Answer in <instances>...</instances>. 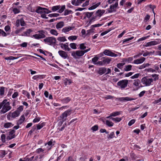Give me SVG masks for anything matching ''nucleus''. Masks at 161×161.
<instances>
[{
    "mask_svg": "<svg viewBox=\"0 0 161 161\" xmlns=\"http://www.w3.org/2000/svg\"><path fill=\"white\" fill-rule=\"evenodd\" d=\"M60 7L59 6H56L52 7V10L53 11H55L59 9Z\"/></svg>",
    "mask_w": 161,
    "mask_h": 161,
    "instance_id": "obj_47",
    "label": "nucleus"
},
{
    "mask_svg": "<svg viewBox=\"0 0 161 161\" xmlns=\"http://www.w3.org/2000/svg\"><path fill=\"white\" fill-rule=\"evenodd\" d=\"M74 28V27H71L70 26H66L63 28L62 30V31L65 33H66L70 30H72Z\"/></svg>",
    "mask_w": 161,
    "mask_h": 161,
    "instance_id": "obj_18",
    "label": "nucleus"
},
{
    "mask_svg": "<svg viewBox=\"0 0 161 161\" xmlns=\"http://www.w3.org/2000/svg\"><path fill=\"white\" fill-rule=\"evenodd\" d=\"M14 125L11 123L8 122L4 124V127L5 128H8L10 127H12Z\"/></svg>",
    "mask_w": 161,
    "mask_h": 161,
    "instance_id": "obj_28",
    "label": "nucleus"
},
{
    "mask_svg": "<svg viewBox=\"0 0 161 161\" xmlns=\"http://www.w3.org/2000/svg\"><path fill=\"white\" fill-rule=\"evenodd\" d=\"M33 31L31 29H29L26 31L24 32L21 35L22 36H29L31 33Z\"/></svg>",
    "mask_w": 161,
    "mask_h": 161,
    "instance_id": "obj_24",
    "label": "nucleus"
},
{
    "mask_svg": "<svg viewBox=\"0 0 161 161\" xmlns=\"http://www.w3.org/2000/svg\"><path fill=\"white\" fill-rule=\"evenodd\" d=\"M78 36H69L68 38V39L69 40H72L73 41V40H76Z\"/></svg>",
    "mask_w": 161,
    "mask_h": 161,
    "instance_id": "obj_38",
    "label": "nucleus"
},
{
    "mask_svg": "<svg viewBox=\"0 0 161 161\" xmlns=\"http://www.w3.org/2000/svg\"><path fill=\"white\" fill-rule=\"evenodd\" d=\"M31 37H34L35 39H41L39 35H38V34L34 35Z\"/></svg>",
    "mask_w": 161,
    "mask_h": 161,
    "instance_id": "obj_59",
    "label": "nucleus"
},
{
    "mask_svg": "<svg viewBox=\"0 0 161 161\" xmlns=\"http://www.w3.org/2000/svg\"><path fill=\"white\" fill-rule=\"evenodd\" d=\"M140 83V80L138 79H136L134 80V82L133 84L136 86H138Z\"/></svg>",
    "mask_w": 161,
    "mask_h": 161,
    "instance_id": "obj_35",
    "label": "nucleus"
},
{
    "mask_svg": "<svg viewBox=\"0 0 161 161\" xmlns=\"http://www.w3.org/2000/svg\"><path fill=\"white\" fill-rule=\"evenodd\" d=\"M135 100L134 98H132L128 97H121L119 98V100L120 101H128Z\"/></svg>",
    "mask_w": 161,
    "mask_h": 161,
    "instance_id": "obj_15",
    "label": "nucleus"
},
{
    "mask_svg": "<svg viewBox=\"0 0 161 161\" xmlns=\"http://www.w3.org/2000/svg\"><path fill=\"white\" fill-rule=\"evenodd\" d=\"M100 4V2H99L96 4L93 5L91 7H90L88 8V9L89 10H92L93 9H95Z\"/></svg>",
    "mask_w": 161,
    "mask_h": 161,
    "instance_id": "obj_34",
    "label": "nucleus"
},
{
    "mask_svg": "<svg viewBox=\"0 0 161 161\" xmlns=\"http://www.w3.org/2000/svg\"><path fill=\"white\" fill-rule=\"evenodd\" d=\"M140 74L139 73H137L136 74H135V75H134L133 76H132L130 77V78L132 79H134L135 78H138L139 75H140Z\"/></svg>",
    "mask_w": 161,
    "mask_h": 161,
    "instance_id": "obj_51",
    "label": "nucleus"
},
{
    "mask_svg": "<svg viewBox=\"0 0 161 161\" xmlns=\"http://www.w3.org/2000/svg\"><path fill=\"white\" fill-rule=\"evenodd\" d=\"M25 29V27H22L21 28H20V29H18L15 31V33L16 34H17L19 33V32L23 31Z\"/></svg>",
    "mask_w": 161,
    "mask_h": 161,
    "instance_id": "obj_48",
    "label": "nucleus"
},
{
    "mask_svg": "<svg viewBox=\"0 0 161 161\" xmlns=\"http://www.w3.org/2000/svg\"><path fill=\"white\" fill-rule=\"evenodd\" d=\"M46 43H48L50 45H55L56 40V38L53 36L47 37L43 40Z\"/></svg>",
    "mask_w": 161,
    "mask_h": 161,
    "instance_id": "obj_3",
    "label": "nucleus"
},
{
    "mask_svg": "<svg viewBox=\"0 0 161 161\" xmlns=\"http://www.w3.org/2000/svg\"><path fill=\"white\" fill-rule=\"evenodd\" d=\"M153 79L148 78L147 77H143L141 80V82L143 84L146 86H149L153 85Z\"/></svg>",
    "mask_w": 161,
    "mask_h": 161,
    "instance_id": "obj_2",
    "label": "nucleus"
},
{
    "mask_svg": "<svg viewBox=\"0 0 161 161\" xmlns=\"http://www.w3.org/2000/svg\"><path fill=\"white\" fill-rule=\"evenodd\" d=\"M1 139L3 142H5L6 136L5 134H3L1 136Z\"/></svg>",
    "mask_w": 161,
    "mask_h": 161,
    "instance_id": "obj_55",
    "label": "nucleus"
},
{
    "mask_svg": "<svg viewBox=\"0 0 161 161\" xmlns=\"http://www.w3.org/2000/svg\"><path fill=\"white\" fill-rule=\"evenodd\" d=\"M99 58L96 56L92 58V61L94 64H100L101 62L98 61Z\"/></svg>",
    "mask_w": 161,
    "mask_h": 161,
    "instance_id": "obj_22",
    "label": "nucleus"
},
{
    "mask_svg": "<svg viewBox=\"0 0 161 161\" xmlns=\"http://www.w3.org/2000/svg\"><path fill=\"white\" fill-rule=\"evenodd\" d=\"M135 119H133L130 120L128 124V125L129 126H131L133 124H134L135 122Z\"/></svg>",
    "mask_w": 161,
    "mask_h": 161,
    "instance_id": "obj_57",
    "label": "nucleus"
},
{
    "mask_svg": "<svg viewBox=\"0 0 161 161\" xmlns=\"http://www.w3.org/2000/svg\"><path fill=\"white\" fill-rule=\"evenodd\" d=\"M38 32L39 33L38 34L39 35L41 39L45 38L46 37L45 32L43 30L38 31Z\"/></svg>",
    "mask_w": 161,
    "mask_h": 161,
    "instance_id": "obj_26",
    "label": "nucleus"
},
{
    "mask_svg": "<svg viewBox=\"0 0 161 161\" xmlns=\"http://www.w3.org/2000/svg\"><path fill=\"white\" fill-rule=\"evenodd\" d=\"M122 117H120V118L111 117V119L112 120H113V121H114L116 123V122H120L122 120Z\"/></svg>",
    "mask_w": 161,
    "mask_h": 161,
    "instance_id": "obj_27",
    "label": "nucleus"
},
{
    "mask_svg": "<svg viewBox=\"0 0 161 161\" xmlns=\"http://www.w3.org/2000/svg\"><path fill=\"white\" fill-rule=\"evenodd\" d=\"M70 100V98L69 97L64 98L62 100V101L63 103H67Z\"/></svg>",
    "mask_w": 161,
    "mask_h": 161,
    "instance_id": "obj_37",
    "label": "nucleus"
},
{
    "mask_svg": "<svg viewBox=\"0 0 161 161\" xmlns=\"http://www.w3.org/2000/svg\"><path fill=\"white\" fill-rule=\"evenodd\" d=\"M91 129L93 130V131H96L98 129V126L97 125H95L94 126L92 127L91 128Z\"/></svg>",
    "mask_w": 161,
    "mask_h": 161,
    "instance_id": "obj_54",
    "label": "nucleus"
},
{
    "mask_svg": "<svg viewBox=\"0 0 161 161\" xmlns=\"http://www.w3.org/2000/svg\"><path fill=\"white\" fill-rule=\"evenodd\" d=\"M36 129V125L34 126L32 128V129H31V130H30L29 132V133L30 134H31L32 132L34 131L35 129Z\"/></svg>",
    "mask_w": 161,
    "mask_h": 161,
    "instance_id": "obj_61",
    "label": "nucleus"
},
{
    "mask_svg": "<svg viewBox=\"0 0 161 161\" xmlns=\"http://www.w3.org/2000/svg\"><path fill=\"white\" fill-rule=\"evenodd\" d=\"M133 57H129L127 58H124V61L125 62H128V63H130L133 60Z\"/></svg>",
    "mask_w": 161,
    "mask_h": 161,
    "instance_id": "obj_36",
    "label": "nucleus"
},
{
    "mask_svg": "<svg viewBox=\"0 0 161 161\" xmlns=\"http://www.w3.org/2000/svg\"><path fill=\"white\" fill-rule=\"evenodd\" d=\"M59 14L57 13H54L50 14L48 15V16L50 17H57L59 16Z\"/></svg>",
    "mask_w": 161,
    "mask_h": 161,
    "instance_id": "obj_46",
    "label": "nucleus"
},
{
    "mask_svg": "<svg viewBox=\"0 0 161 161\" xmlns=\"http://www.w3.org/2000/svg\"><path fill=\"white\" fill-rule=\"evenodd\" d=\"M60 45L61 48H63L64 47V50L65 51H70L71 50V48L69 47L68 43H66L65 44L61 43Z\"/></svg>",
    "mask_w": 161,
    "mask_h": 161,
    "instance_id": "obj_14",
    "label": "nucleus"
},
{
    "mask_svg": "<svg viewBox=\"0 0 161 161\" xmlns=\"http://www.w3.org/2000/svg\"><path fill=\"white\" fill-rule=\"evenodd\" d=\"M42 8H42L40 7H39L36 10V12L38 13L43 14V10Z\"/></svg>",
    "mask_w": 161,
    "mask_h": 161,
    "instance_id": "obj_30",
    "label": "nucleus"
},
{
    "mask_svg": "<svg viewBox=\"0 0 161 161\" xmlns=\"http://www.w3.org/2000/svg\"><path fill=\"white\" fill-rule=\"evenodd\" d=\"M100 4V2H99L96 4L93 5L91 7H90L88 8V9L89 10H92L93 9H95Z\"/></svg>",
    "mask_w": 161,
    "mask_h": 161,
    "instance_id": "obj_33",
    "label": "nucleus"
},
{
    "mask_svg": "<svg viewBox=\"0 0 161 161\" xmlns=\"http://www.w3.org/2000/svg\"><path fill=\"white\" fill-rule=\"evenodd\" d=\"M103 121L104 124L109 127H112L114 125V123L112 121L106 120L105 121L102 120Z\"/></svg>",
    "mask_w": 161,
    "mask_h": 161,
    "instance_id": "obj_23",
    "label": "nucleus"
},
{
    "mask_svg": "<svg viewBox=\"0 0 161 161\" xmlns=\"http://www.w3.org/2000/svg\"><path fill=\"white\" fill-rule=\"evenodd\" d=\"M6 152L5 151H2L1 152V154H0V157L2 158H3L6 155Z\"/></svg>",
    "mask_w": 161,
    "mask_h": 161,
    "instance_id": "obj_62",
    "label": "nucleus"
},
{
    "mask_svg": "<svg viewBox=\"0 0 161 161\" xmlns=\"http://www.w3.org/2000/svg\"><path fill=\"white\" fill-rule=\"evenodd\" d=\"M64 25V22L61 21L57 23L56 25V29L58 30L62 28Z\"/></svg>",
    "mask_w": 161,
    "mask_h": 161,
    "instance_id": "obj_19",
    "label": "nucleus"
},
{
    "mask_svg": "<svg viewBox=\"0 0 161 161\" xmlns=\"http://www.w3.org/2000/svg\"><path fill=\"white\" fill-rule=\"evenodd\" d=\"M103 53L104 54L108 56L113 57H116L117 56V54L112 52L111 51L108 50H105Z\"/></svg>",
    "mask_w": 161,
    "mask_h": 161,
    "instance_id": "obj_9",
    "label": "nucleus"
},
{
    "mask_svg": "<svg viewBox=\"0 0 161 161\" xmlns=\"http://www.w3.org/2000/svg\"><path fill=\"white\" fill-rule=\"evenodd\" d=\"M120 114V112L119 111H116L113 112L110 114L109 116L107 117L106 118H110L111 117L113 116L115 117L119 115Z\"/></svg>",
    "mask_w": 161,
    "mask_h": 161,
    "instance_id": "obj_20",
    "label": "nucleus"
},
{
    "mask_svg": "<svg viewBox=\"0 0 161 161\" xmlns=\"http://www.w3.org/2000/svg\"><path fill=\"white\" fill-rule=\"evenodd\" d=\"M158 44V42L156 41H152L150 42L147 43L144 46L146 47L151 46H152Z\"/></svg>",
    "mask_w": 161,
    "mask_h": 161,
    "instance_id": "obj_17",
    "label": "nucleus"
},
{
    "mask_svg": "<svg viewBox=\"0 0 161 161\" xmlns=\"http://www.w3.org/2000/svg\"><path fill=\"white\" fill-rule=\"evenodd\" d=\"M59 55L64 59L67 58L68 57L67 53L63 51L59 50L58 52Z\"/></svg>",
    "mask_w": 161,
    "mask_h": 161,
    "instance_id": "obj_12",
    "label": "nucleus"
},
{
    "mask_svg": "<svg viewBox=\"0 0 161 161\" xmlns=\"http://www.w3.org/2000/svg\"><path fill=\"white\" fill-rule=\"evenodd\" d=\"M80 48L81 50H84L86 48L85 46V44L84 43L80 44Z\"/></svg>",
    "mask_w": 161,
    "mask_h": 161,
    "instance_id": "obj_52",
    "label": "nucleus"
},
{
    "mask_svg": "<svg viewBox=\"0 0 161 161\" xmlns=\"http://www.w3.org/2000/svg\"><path fill=\"white\" fill-rule=\"evenodd\" d=\"M44 10H43V13L45 14H48L49 13H50L51 12V11L49 10L48 9L44 8H42Z\"/></svg>",
    "mask_w": 161,
    "mask_h": 161,
    "instance_id": "obj_53",
    "label": "nucleus"
},
{
    "mask_svg": "<svg viewBox=\"0 0 161 161\" xmlns=\"http://www.w3.org/2000/svg\"><path fill=\"white\" fill-rule=\"evenodd\" d=\"M20 20V25L21 26H25L26 25L25 23L23 18H21L19 19Z\"/></svg>",
    "mask_w": 161,
    "mask_h": 161,
    "instance_id": "obj_43",
    "label": "nucleus"
},
{
    "mask_svg": "<svg viewBox=\"0 0 161 161\" xmlns=\"http://www.w3.org/2000/svg\"><path fill=\"white\" fill-rule=\"evenodd\" d=\"M125 64V63H124L118 64L117 65V67L118 68L121 69L123 68V66Z\"/></svg>",
    "mask_w": 161,
    "mask_h": 161,
    "instance_id": "obj_44",
    "label": "nucleus"
},
{
    "mask_svg": "<svg viewBox=\"0 0 161 161\" xmlns=\"http://www.w3.org/2000/svg\"><path fill=\"white\" fill-rule=\"evenodd\" d=\"M114 132H111L110 134L108 135L107 136V137L108 138V139H112L114 137Z\"/></svg>",
    "mask_w": 161,
    "mask_h": 161,
    "instance_id": "obj_42",
    "label": "nucleus"
},
{
    "mask_svg": "<svg viewBox=\"0 0 161 161\" xmlns=\"http://www.w3.org/2000/svg\"><path fill=\"white\" fill-rule=\"evenodd\" d=\"M25 120V117L24 115H22L19 119L18 120L17 124L21 125L24 121Z\"/></svg>",
    "mask_w": 161,
    "mask_h": 161,
    "instance_id": "obj_25",
    "label": "nucleus"
},
{
    "mask_svg": "<svg viewBox=\"0 0 161 161\" xmlns=\"http://www.w3.org/2000/svg\"><path fill=\"white\" fill-rule=\"evenodd\" d=\"M145 70L146 71H147V72H151V73L155 72V70H154V69H153L152 68H147V69H145Z\"/></svg>",
    "mask_w": 161,
    "mask_h": 161,
    "instance_id": "obj_45",
    "label": "nucleus"
},
{
    "mask_svg": "<svg viewBox=\"0 0 161 161\" xmlns=\"http://www.w3.org/2000/svg\"><path fill=\"white\" fill-rule=\"evenodd\" d=\"M118 6V3H115L114 4L111 5L108 9V12L109 13H112L115 11Z\"/></svg>",
    "mask_w": 161,
    "mask_h": 161,
    "instance_id": "obj_11",
    "label": "nucleus"
},
{
    "mask_svg": "<svg viewBox=\"0 0 161 161\" xmlns=\"http://www.w3.org/2000/svg\"><path fill=\"white\" fill-rule=\"evenodd\" d=\"M85 14L86 16L88 18H89L91 17L92 15L93 14V12H86L85 13Z\"/></svg>",
    "mask_w": 161,
    "mask_h": 161,
    "instance_id": "obj_41",
    "label": "nucleus"
},
{
    "mask_svg": "<svg viewBox=\"0 0 161 161\" xmlns=\"http://www.w3.org/2000/svg\"><path fill=\"white\" fill-rule=\"evenodd\" d=\"M132 66L131 65H128L125 66L124 68V70L125 71H130L131 69Z\"/></svg>",
    "mask_w": 161,
    "mask_h": 161,
    "instance_id": "obj_31",
    "label": "nucleus"
},
{
    "mask_svg": "<svg viewBox=\"0 0 161 161\" xmlns=\"http://www.w3.org/2000/svg\"><path fill=\"white\" fill-rule=\"evenodd\" d=\"M150 16L148 14H147L146 16L145 17L144 19V21L145 22H147L150 19Z\"/></svg>",
    "mask_w": 161,
    "mask_h": 161,
    "instance_id": "obj_64",
    "label": "nucleus"
},
{
    "mask_svg": "<svg viewBox=\"0 0 161 161\" xmlns=\"http://www.w3.org/2000/svg\"><path fill=\"white\" fill-rule=\"evenodd\" d=\"M71 56L75 58H77V57H81L84 55V53L83 51H76L75 52H71Z\"/></svg>",
    "mask_w": 161,
    "mask_h": 161,
    "instance_id": "obj_6",
    "label": "nucleus"
},
{
    "mask_svg": "<svg viewBox=\"0 0 161 161\" xmlns=\"http://www.w3.org/2000/svg\"><path fill=\"white\" fill-rule=\"evenodd\" d=\"M146 58L143 57H141L140 58L134 60L133 63L136 64H139L142 63L145 60Z\"/></svg>",
    "mask_w": 161,
    "mask_h": 161,
    "instance_id": "obj_13",
    "label": "nucleus"
},
{
    "mask_svg": "<svg viewBox=\"0 0 161 161\" xmlns=\"http://www.w3.org/2000/svg\"><path fill=\"white\" fill-rule=\"evenodd\" d=\"M15 131L12 130L9 132L8 136L7 137V140H9L15 137Z\"/></svg>",
    "mask_w": 161,
    "mask_h": 161,
    "instance_id": "obj_10",
    "label": "nucleus"
},
{
    "mask_svg": "<svg viewBox=\"0 0 161 161\" xmlns=\"http://www.w3.org/2000/svg\"><path fill=\"white\" fill-rule=\"evenodd\" d=\"M93 28H92V29L88 30L87 31V33L86 34V36L89 35L90 33L93 32V30L92 29Z\"/></svg>",
    "mask_w": 161,
    "mask_h": 161,
    "instance_id": "obj_60",
    "label": "nucleus"
},
{
    "mask_svg": "<svg viewBox=\"0 0 161 161\" xmlns=\"http://www.w3.org/2000/svg\"><path fill=\"white\" fill-rule=\"evenodd\" d=\"M154 70H155V72H156V71H158L159 70V68L158 65L155 64L154 66Z\"/></svg>",
    "mask_w": 161,
    "mask_h": 161,
    "instance_id": "obj_63",
    "label": "nucleus"
},
{
    "mask_svg": "<svg viewBox=\"0 0 161 161\" xmlns=\"http://www.w3.org/2000/svg\"><path fill=\"white\" fill-rule=\"evenodd\" d=\"M4 87H1L0 90V95L1 96H3L4 94Z\"/></svg>",
    "mask_w": 161,
    "mask_h": 161,
    "instance_id": "obj_58",
    "label": "nucleus"
},
{
    "mask_svg": "<svg viewBox=\"0 0 161 161\" xmlns=\"http://www.w3.org/2000/svg\"><path fill=\"white\" fill-rule=\"evenodd\" d=\"M65 9V6L63 5L62 6L61 8L59 9V10L58 11V12L60 13H62Z\"/></svg>",
    "mask_w": 161,
    "mask_h": 161,
    "instance_id": "obj_49",
    "label": "nucleus"
},
{
    "mask_svg": "<svg viewBox=\"0 0 161 161\" xmlns=\"http://www.w3.org/2000/svg\"><path fill=\"white\" fill-rule=\"evenodd\" d=\"M69 45L71 48L74 49H76V44L74 43H71Z\"/></svg>",
    "mask_w": 161,
    "mask_h": 161,
    "instance_id": "obj_39",
    "label": "nucleus"
},
{
    "mask_svg": "<svg viewBox=\"0 0 161 161\" xmlns=\"http://www.w3.org/2000/svg\"><path fill=\"white\" fill-rule=\"evenodd\" d=\"M57 39L58 41L61 42H64L67 40L65 36L59 37H58Z\"/></svg>",
    "mask_w": 161,
    "mask_h": 161,
    "instance_id": "obj_29",
    "label": "nucleus"
},
{
    "mask_svg": "<svg viewBox=\"0 0 161 161\" xmlns=\"http://www.w3.org/2000/svg\"><path fill=\"white\" fill-rule=\"evenodd\" d=\"M128 83V80H123L119 81L117 83V86L122 89L126 87Z\"/></svg>",
    "mask_w": 161,
    "mask_h": 161,
    "instance_id": "obj_4",
    "label": "nucleus"
},
{
    "mask_svg": "<svg viewBox=\"0 0 161 161\" xmlns=\"http://www.w3.org/2000/svg\"><path fill=\"white\" fill-rule=\"evenodd\" d=\"M20 112L17 110L13 112H9L7 115V118L8 119H10L11 118H14L18 116Z\"/></svg>",
    "mask_w": 161,
    "mask_h": 161,
    "instance_id": "obj_5",
    "label": "nucleus"
},
{
    "mask_svg": "<svg viewBox=\"0 0 161 161\" xmlns=\"http://www.w3.org/2000/svg\"><path fill=\"white\" fill-rule=\"evenodd\" d=\"M2 108L1 110V112L3 114H4L10 110L11 107L10 106L9 102H7V100H4L0 103V109Z\"/></svg>",
    "mask_w": 161,
    "mask_h": 161,
    "instance_id": "obj_1",
    "label": "nucleus"
},
{
    "mask_svg": "<svg viewBox=\"0 0 161 161\" xmlns=\"http://www.w3.org/2000/svg\"><path fill=\"white\" fill-rule=\"evenodd\" d=\"M72 12V11L71 10H65L64 13V15H67L69 14H70Z\"/></svg>",
    "mask_w": 161,
    "mask_h": 161,
    "instance_id": "obj_50",
    "label": "nucleus"
},
{
    "mask_svg": "<svg viewBox=\"0 0 161 161\" xmlns=\"http://www.w3.org/2000/svg\"><path fill=\"white\" fill-rule=\"evenodd\" d=\"M111 58L103 57L101 58V65H106L109 64Z\"/></svg>",
    "mask_w": 161,
    "mask_h": 161,
    "instance_id": "obj_8",
    "label": "nucleus"
},
{
    "mask_svg": "<svg viewBox=\"0 0 161 161\" xmlns=\"http://www.w3.org/2000/svg\"><path fill=\"white\" fill-rule=\"evenodd\" d=\"M111 72V69L109 68H108L107 69L105 68H101V75L105 74L106 75L108 74H110Z\"/></svg>",
    "mask_w": 161,
    "mask_h": 161,
    "instance_id": "obj_16",
    "label": "nucleus"
},
{
    "mask_svg": "<svg viewBox=\"0 0 161 161\" xmlns=\"http://www.w3.org/2000/svg\"><path fill=\"white\" fill-rule=\"evenodd\" d=\"M45 125V123H42L40 124H38L36 126L37 130H40Z\"/></svg>",
    "mask_w": 161,
    "mask_h": 161,
    "instance_id": "obj_32",
    "label": "nucleus"
},
{
    "mask_svg": "<svg viewBox=\"0 0 161 161\" xmlns=\"http://www.w3.org/2000/svg\"><path fill=\"white\" fill-rule=\"evenodd\" d=\"M134 38V37L132 36L130 38L125 39L123 40V43H124L125 42H128L129 41H130V40H131L132 39H133Z\"/></svg>",
    "mask_w": 161,
    "mask_h": 161,
    "instance_id": "obj_56",
    "label": "nucleus"
},
{
    "mask_svg": "<svg viewBox=\"0 0 161 161\" xmlns=\"http://www.w3.org/2000/svg\"><path fill=\"white\" fill-rule=\"evenodd\" d=\"M72 110L70 109L67 110L63 113L60 116L62 120L63 121H64L66 120V117L68 115H69L71 114Z\"/></svg>",
    "mask_w": 161,
    "mask_h": 161,
    "instance_id": "obj_7",
    "label": "nucleus"
},
{
    "mask_svg": "<svg viewBox=\"0 0 161 161\" xmlns=\"http://www.w3.org/2000/svg\"><path fill=\"white\" fill-rule=\"evenodd\" d=\"M49 30L50 33L53 35L56 36L58 34V33L56 30L49 28Z\"/></svg>",
    "mask_w": 161,
    "mask_h": 161,
    "instance_id": "obj_21",
    "label": "nucleus"
},
{
    "mask_svg": "<svg viewBox=\"0 0 161 161\" xmlns=\"http://www.w3.org/2000/svg\"><path fill=\"white\" fill-rule=\"evenodd\" d=\"M158 75L156 74H153L152 75V77L154 78V79H153V80L154 81H156V80H157L158 79Z\"/></svg>",
    "mask_w": 161,
    "mask_h": 161,
    "instance_id": "obj_40",
    "label": "nucleus"
}]
</instances>
